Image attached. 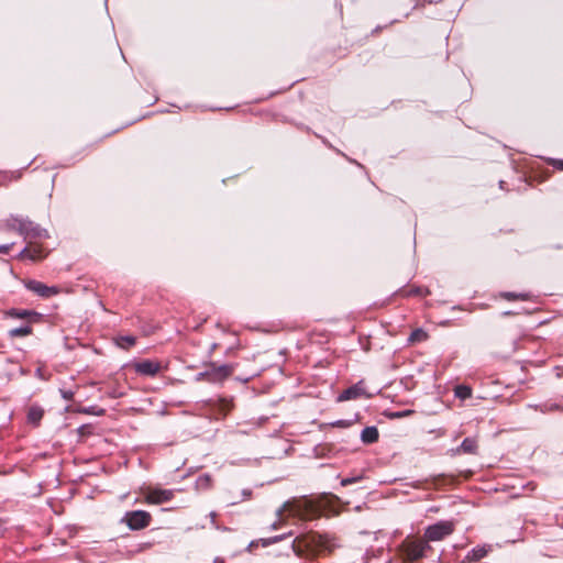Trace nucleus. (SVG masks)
Listing matches in <instances>:
<instances>
[{
    "label": "nucleus",
    "instance_id": "obj_1",
    "mask_svg": "<svg viewBox=\"0 0 563 563\" xmlns=\"http://www.w3.org/2000/svg\"><path fill=\"white\" fill-rule=\"evenodd\" d=\"M341 504V498L332 493H322L317 497L302 495L286 500L276 510V515L280 516L287 510L300 520H316L323 515H338Z\"/></svg>",
    "mask_w": 563,
    "mask_h": 563
},
{
    "label": "nucleus",
    "instance_id": "obj_2",
    "mask_svg": "<svg viewBox=\"0 0 563 563\" xmlns=\"http://www.w3.org/2000/svg\"><path fill=\"white\" fill-rule=\"evenodd\" d=\"M340 548L336 538L328 533L313 532L302 539H294L287 547L300 559L316 560L320 555L331 554Z\"/></svg>",
    "mask_w": 563,
    "mask_h": 563
},
{
    "label": "nucleus",
    "instance_id": "obj_3",
    "mask_svg": "<svg viewBox=\"0 0 563 563\" xmlns=\"http://www.w3.org/2000/svg\"><path fill=\"white\" fill-rule=\"evenodd\" d=\"M431 549L424 538L408 536L399 544L398 553L405 563H413L426 558Z\"/></svg>",
    "mask_w": 563,
    "mask_h": 563
},
{
    "label": "nucleus",
    "instance_id": "obj_4",
    "mask_svg": "<svg viewBox=\"0 0 563 563\" xmlns=\"http://www.w3.org/2000/svg\"><path fill=\"white\" fill-rule=\"evenodd\" d=\"M234 368L235 366L233 364H218L216 362H209L206 365V369L197 373L194 379L195 382L206 380L211 384H220L233 374Z\"/></svg>",
    "mask_w": 563,
    "mask_h": 563
},
{
    "label": "nucleus",
    "instance_id": "obj_5",
    "mask_svg": "<svg viewBox=\"0 0 563 563\" xmlns=\"http://www.w3.org/2000/svg\"><path fill=\"white\" fill-rule=\"evenodd\" d=\"M11 221L14 223H8V227L12 230H16L24 238L32 239H48L49 233L46 229L42 228L40 224L31 221L27 218H22L18 216H12Z\"/></svg>",
    "mask_w": 563,
    "mask_h": 563
},
{
    "label": "nucleus",
    "instance_id": "obj_6",
    "mask_svg": "<svg viewBox=\"0 0 563 563\" xmlns=\"http://www.w3.org/2000/svg\"><path fill=\"white\" fill-rule=\"evenodd\" d=\"M454 531V523L451 520H439L429 525L424 530V539L429 542L441 541Z\"/></svg>",
    "mask_w": 563,
    "mask_h": 563
},
{
    "label": "nucleus",
    "instance_id": "obj_7",
    "mask_svg": "<svg viewBox=\"0 0 563 563\" xmlns=\"http://www.w3.org/2000/svg\"><path fill=\"white\" fill-rule=\"evenodd\" d=\"M151 520L152 516L150 512L136 509L126 511L121 521L124 522L130 530L137 531L148 527Z\"/></svg>",
    "mask_w": 563,
    "mask_h": 563
},
{
    "label": "nucleus",
    "instance_id": "obj_8",
    "mask_svg": "<svg viewBox=\"0 0 563 563\" xmlns=\"http://www.w3.org/2000/svg\"><path fill=\"white\" fill-rule=\"evenodd\" d=\"M22 284L29 291H32L36 296L48 299L59 294L60 289L58 286H47L46 284L36 279H22Z\"/></svg>",
    "mask_w": 563,
    "mask_h": 563
},
{
    "label": "nucleus",
    "instance_id": "obj_9",
    "mask_svg": "<svg viewBox=\"0 0 563 563\" xmlns=\"http://www.w3.org/2000/svg\"><path fill=\"white\" fill-rule=\"evenodd\" d=\"M5 319L25 320V323H40L44 320V314L33 309L10 308L4 311Z\"/></svg>",
    "mask_w": 563,
    "mask_h": 563
},
{
    "label": "nucleus",
    "instance_id": "obj_10",
    "mask_svg": "<svg viewBox=\"0 0 563 563\" xmlns=\"http://www.w3.org/2000/svg\"><path fill=\"white\" fill-rule=\"evenodd\" d=\"M371 397H372V395L368 394L365 389L364 380L361 379V380L356 382L355 384H353L352 386L342 390L336 397V402H344V401L355 400V399H360V398L369 399Z\"/></svg>",
    "mask_w": 563,
    "mask_h": 563
},
{
    "label": "nucleus",
    "instance_id": "obj_11",
    "mask_svg": "<svg viewBox=\"0 0 563 563\" xmlns=\"http://www.w3.org/2000/svg\"><path fill=\"white\" fill-rule=\"evenodd\" d=\"M134 371L146 377H155L162 371V364L158 361L144 358L133 363Z\"/></svg>",
    "mask_w": 563,
    "mask_h": 563
},
{
    "label": "nucleus",
    "instance_id": "obj_12",
    "mask_svg": "<svg viewBox=\"0 0 563 563\" xmlns=\"http://www.w3.org/2000/svg\"><path fill=\"white\" fill-rule=\"evenodd\" d=\"M173 497L174 492L172 489L155 487L148 492L147 500L153 504H163L169 501Z\"/></svg>",
    "mask_w": 563,
    "mask_h": 563
},
{
    "label": "nucleus",
    "instance_id": "obj_13",
    "mask_svg": "<svg viewBox=\"0 0 563 563\" xmlns=\"http://www.w3.org/2000/svg\"><path fill=\"white\" fill-rule=\"evenodd\" d=\"M529 408H532L541 413H551L556 411H563V401H545L541 404L528 405Z\"/></svg>",
    "mask_w": 563,
    "mask_h": 563
},
{
    "label": "nucleus",
    "instance_id": "obj_14",
    "mask_svg": "<svg viewBox=\"0 0 563 563\" xmlns=\"http://www.w3.org/2000/svg\"><path fill=\"white\" fill-rule=\"evenodd\" d=\"M490 550H492V545H488V544L477 545L467 552L464 561L477 562L481 559L485 558Z\"/></svg>",
    "mask_w": 563,
    "mask_h": 563
},
{
    "label": "nucleus",
    "instance_id": "obj_15",
    "mask_svg": "<svg viewBox=\"0 0 563 563\" xmlns=\"http://www.w3.org/2000/svg\"><path fill=\"white\" fill-rule=\"evenodd\" d=\"M44 416V409L40 405H32L27 410L26 421L33 427H38Z\"/></svg>",
    "mask_w": 563,
    "mask_h": 563
},
{
    "label": "nucleus",
    "instance_id": "obj_16",
    "mask_svg": "<svg viewBox=\"0 0 563 563\" xmlns=\"http://www.w3.org/2000/svg\"><path fill=\"white\" fill-rule=\"evenodd\" d=\"M360 438L364 444H374L379 439V431L376 426H368L361 431Z\"/></svg>",
    "mask_w": 563,
    "mask_h": 563
},
{
    "label": "nucleus",
    "instance_id": "obj_17",
    "mask_svg": "<svg viewBox=\"0 0 563 563\" xmlns=\"http://www.w3.org/2000/svg\"><path fill=\"white\" fill-rule=\"evenodd\" d=\"M477 451V442L474 438L466 437L461 444L454 450V453L475 454Z\"/></svg>",
    "mask_w": 563,
    "mask_h": 563
},
{
    "label": "nucleus",
    "instance_id": "obj_18",
    "mask_svg": "<svg viewBox=\"0 0 563 563\" xmlns=\"http://www.w3.org/2000/svg\"><path fill=\"white\" fill-rule=\"evenodd\" d=\"M46 254H44L41 249L31 250L27 246L23 247L21 252L18 254L19 258H29L31 261H38L44 258Z\"/></svg>",
    "mask_w": 563,
    "mask_h": 563
},
{
    "label": "nucleus",
    "instance_id": "obj_19",
    "mask_svg": "<svg viewBox=\"0 0 563 563\" xmlns=\"http://www.w3.org/2000/svg\"><path fill=\"white\" fill-rule=\"evenodd\" d=\"M33 333L32 324L24 323L20 327L13 328L8 331V336L11 339L14 338H24L31 335Z\"/></svg>",
    "mask_w": 563,
    "mask_h": 563
},
{
    "label": "nucleus",
    "instance_id": "obj_20",
    "mask_svg": "<svg viewBox=\"0 0 563 563\" xmlns=\"http://www.w3.org/2000/svg\"><path fill=\"white\" fill-rule=\"evenodd\" d=\"M154 545V541L140 542L126 550V559H133L136 554L147 551Z\"/></svg>",
    "mask_w": 563,
    "mask_h": 563
},
{
    "label": "nucleus",
    "instance_id": "obj_21",
    "mask_svg": "<svg viewBox=\"0 0 563 563\" xmlns=\"http://www.w3.org/2000/svg\"><path fill=\"white\" fill-rule=\"evenodd\" d=\"M397 292L405 297H411V296L426 297L431 294V291L429 290L428 287H422V286H415L408 290L399 289Z\"/></svg>",
    "mask_w": 563,
    "mask_h": 563
},
{
    "label": "nucleus",
    "instance_id": "obj_22",
    "mask_svg": "<svg viewBox=\"0 0 563 563\" xmlns=\"http://www.w3.org/2000/svg\"><path fill=\"white\" fill-rule=\"evenodd\" d=\"M135 343H136V338L131 334L119 335L115 338V345L123 350H129L130 347L134 346Z\"/></svg>",
    "mask_w": 563,
    "mask_h": 563
},
{
    "label": "nucleus",
    "instance_id": "obj_23",
    "mask_svg": "<svg viewBox=\"0 0 563 563\" xmlns=\"http://www.w3.org/2000/svg\"><path fill=\"white\" fill-rule=\"evenodd\" d=\"M499 297L508 300V301H515V300H529L531 298L530 292H516V291H501L499 294Z\"/></svg>",
    "mask_w": 563,
    "mask_h": 563
},
{
    "label": "nucleus",
    "instance_id": "obj_24",
    "mask_svg": "<svg viewBox=\"0 0 563 563\" xmlns=\"http://www.w3.org/2000/svg\"><path fill=\"white\" fill-rule=\"evenodd\" d=\"M291 536H292V531H288V532H285V533H282V534H277V536H273V537H268V538H261L260 541H261V545L263 548H266V547H269V545L275 544L277 542L284 541V540L288 539Z\"/></svg>",
    "mask_w": 563,
    "mask_h": 563
},
{
    "label": "nucleus",
    "instance_id": "obj_25",
    "mask_svg": "<svg viewBox=\"0 0 563 563\" xmlns=\"http://www.w3.org/2000/svg\"><path fill=\"white\" fill-rule=\"evenodd\" d=\"M454 396L461 400L472 397V388L466 384H459L454 387Z\"/></svg>",
    "mask_w": 563,
    "mask_h": 563
},
{
    "label": "nucleus",
    "instance_id": "obj_26",
    "mask_svg": "<svg viewBox=\"0 0 563 563\" xmlns=\"http://www.w3.org/2000/svg\"><path fill=\"white\" fill-rule=\"evenodd\" d=\"M76 411L79 413L91 415V416H97V417H102L106 415V409L100 408L98 406L80 407Z\"/></svg>",
    "mask_w": 563,
    "mask_h": 563
},
{
    "label": "nucleus",
    "instance_id": "obj_27",
    "mask_svg": "<svg viewBox=\"0 0 563 563\" xmlns=\"http://www.w3.org/2000/svg\"><path fill=\"white\" fill-rule=\"evenodd\" d=\"M428 338V333L422 328H417L413 331H411L408 342L409 343H417L422 342Z\"/></svg>",
    "mask_w": 563,
    "mask_h": 563
},
{
    "label": "nucleus",
    "instance_id": "obj_28",
    "mask_svg": "<svg viewBox=\"0 0 563 563\" xmlns=\"http://www.w3.org/2000/svg\"><path fill=\"white\" fill-rule=\"evenodd\" d=\"M412 413H413V410H411V409H404V410H398V411L386 410L384 412L385 417L388 419H391V420L409 417Z\"/></svg>",
    "mask_w": 563,
    "mask_h": 563
},
{
    "label": "nucleus",
    "instance_id": "obj_29",
    "mask_svg": "<svg viewBox=\"0 0 563 563\" xmlns=\"http://www.w3.org/2000/svg\"><path fill=\"white\" fill-rule=\"evenodd\" d=\"M211 486V476L209 474H202L196 479V488L200 490L209 489Z\"/></svg>",
    "mask_w": 563,
    "mask_h": 563
},
{
    "label": "nucleus",
    "instance_id": "obj_30",
    "mask_svg": "<svg viewBox=\"0 0 563 563\" xmlns=\"http://www.w3.org/2000/svg\"><path fill=\"white\" fill-rule=\"evenodd\" d=\"M363 478H364L363 474L347 476V477H344V478L341 479L340 485L342 487H346L349 485H352V484H355V483H358V482L363 481Z\"/></svg>",
    "mask_w": 563,
    "mask_h": 563
},
{
    "label": "nucleus",
    "instance_id": "obj_31",
    "mask_svg": "<svg viewBox=\"0 0 563 563\" xmlns=\"http://www.w3.org/2000/svg\"><path fill=\"white\" fill-rule=\"evenodd\" d=\"M332 450V445L330 444H319L314 448V453L318 457L329 456Z\"/></svg>",
    "mask_w": 563,
    "mask_h": 563
},
{
    "label": "nucleus",
    "instance_id": "obj_32",
    "mask_svg": "<svg viewBox=\"0 0 563 563\" xmlns=\"http://www.w3.org/2000/svg\"><path fill=\"white\" fill-rule=\"evenodd\" d=\"M352 424H353V420H350V419H339L333 422H330L331 427L342 428V429L350 428Z\"/></svg>",
    "mask_w": 563,
    "mask_h": 563
},
{
    "label": "nucleus",
    "instance_id": "obj_33",
    "mask_svg": "<svg viewBox=\"0 0 563 563\" xmlns=\"http://www.w3.org/2000/svg\"><path fill=\"white\" fill-rule=\"evenodd\" d=\"M77 433L79 437H88L92 433V424L85 423L77 428Z\"/></svg>",
    "mask_w": 563,
    "mask_h": 563
},
{
    "label": "nucleus",
    "instance_id": "obj_34",
    "mask_svg": "<svg viewBox=\"0 0 563 563\" xmlns=\"http://www.w3.org/2000/svg\"><path fill=\"white\" fill-rule=\"evenodd\" d=\"M547 162L549 165H551L555 169L563 170V159L549 157V158H547Z\"/></svg>",
    "mask_w": 563,
    "mask_h": 563
},
{
    "label": "nucleus",
    "instance_id": "obj_35",
    "mask_svg": "<svg viewBox=\"0 0 563 563\" xmlns=\"http://www.w3.org/2000/svg\"><path fill=\"white\" fill-rule=\"evenodd\" d=\"M59 393H60L62 398L67 400V401L71 400L74 398V395H75L74 390L65 389V388H60Z\"/></svg>",
    "mask_w": 563,
    "mask_h": 563
},
{
    "label": "nucleus",
    "instance_id": "obj_36",
    "mask_svg": "<svg viewBox=\"0 0 563 563\" xmlns=\"http://www.w3.org/2000/svg\"><path fill=\"white\" fill-rule=\"evenodd\" d=\"M209 517L211 518V523H212V526H213L217 530H222V531H227V530H229L227 527H221V526L217 525V522H216L217 514H216L214 511H211V512L209 514Z\"/></svg>",
    "mask_w": 563,
    "mask_h": 563
},
{
    "label": "nucleus",
    "instance_id": "obj_37",
    "mask_svg": "<svg viewBox=\"0 0 563 563\" xmlns=\"http://www.w3.org/2000/svg\"><path fill=\"white\" fill-rule=\"evenodd\" d=\"M334 150H335V152H336V153H339L340 155L344 156V157H345L350 163L355 164L357 167H360V168L364 169V166H363L361 163L356 162L355 159H353V158H351V157H347V156H346L344 153H342L341 151H339V150H336V148H334Z\"/></svg>",
    "mask_w": 563,
    "mask_h": 563
},
{
    "label": "nucleus",
    "instance_id": "obj_38",
    "mask_svg": "<svg viewBox=\"0 0 563 563\" xmlns=\"http://www.w3.org/2000/svg\"><path fill=\"white\" fill-rule=\"evenodd\" d=\"M13 245H14V243L0 244V253L8 254L11 251Z\"/></svg>",
    "mask_w": 563,
    "mask_h": 563
},
{
    "label": "nucleus",
    "instance_id": "obj_39",
    "mask_svg": "<svg viewBox=\"0 0 563 563\" xmlns=\"http://www.w3.org/2000/svg\"><path fill=\"white\" fill-rule=\"evenodd\" d=\"M260 544H261L260 539L258 540H253V541H251L249 543L247 550L251 552L254 548H257Z\"/></svg>",
    "mask_w": 563,
    "mask_h": 563
},
{
    "label": "nucleus",
    "instance_id": "obj_40",
    "mask_svg": "<svg viewBox=\"0 0 563 563\" xmlns=\"http://www.w3.org/2000/svg\"><path fill=\"white\" fill-rule=\"evenodd\" d=\"M241 495H242L243 499H247V498H250V497H251V495H252V490H251V489H247V488L242 489Z\"/></svg>",
    "mask_w": 563,
    "mask_h": 563
},
{
    "label": "nucleus",
    "instance_id": "obj_41",
    "mask_svg": "<svg viewBox=\"0 0 563 563\" xmlns=\"http://www.w3.org/2000/svg\"><path fill=\"white\" fill-rule=\"evenodd\" d=\"M519 312L517 311H514V310H506V311H503L501 312V316L503 317H510V316H515V314H518Z\"/></svg>",
    "mask_w": 563,
    "mask_h": 563
},
{
    "label": "nucleus",
    "instance_id": "obj_42",
    "mask_svg": "<svg viewBox=\"0 0 563 563\" xmlns=\"http://www.w3.org/2000/svg\"><path fill=\"white\" fill-rule=\"evenodd\" d=\"M445 478H446V475H444V474H440V475H438V477H437V481H435V482H437L438 484H443V483L445 482Z\"/></svg>",
    "mask_w": 563,
    "mask_h": 563
},
{
    "label": "nucleus",
    "instance_id": "obj_43",
    "mask_svg": "<svg viewBox=\"0 0 563 563\" xmlns=\"http://www.w3.org/2000/svg\"><path fill=\"white\" fill-rule=\"evenodd\" d=\"M387 25H377L373 31H372V34H376L378 33L379 31H382L383 29H385Z\"/></svg>",
    "mask_w": 563,
    "mask_h": 563
},
{
    "label": "nucleus",
    "instance_id": "obj_44",
    "mask_svg": "<svg viewBox=\"0 0 563 563\" xmlns=\"http://www.w3.org/2000/svg\"><path fill=\"white\" fill-rule=\"evenodd\" d=\"M278 527H279V522H278V521H275V522H273V523L271 525V529H272V530H276V529H278Z\"/></svg>",
    "mask_w": 563,
    "mask_h": 563
},
{
    "label": "nucleus",
    "instance_id": "obj_45",
    "mask_svg": "<svg viewBox=\"0 0 563 563\" xmlns=\"http://www.w3.org/2000/svg\"><path fill=\"white\" fill-rule=\"evenodd\" d=\"M424 2H428V3H439L441 2L442 0H423Z\"/></svg>",
    "mask_w": 563,
    "mask_h": 563
},
{
    "label": "nucleus",
    "instance_id": "obj_46",
    "mask_svg": "<svg viewBox=\"0 0 563 563\" xmlns=\"http://www.w3.org/2000/svg\"><path fill=\"white\" fill-rule=\"evenodd\" d=\"M506 181L499 180V188L505 189Z\"/></svg>",
    "mask_w": 563,
    "mask_h": 563
},
{
    "label": "nucleus",
    "instance_id": "obj_47",
    "mask_svg": "<svg viewBox=\"0 0 563 563\" xmlns=\"http://www.w3.org/2000/svg\"><path fill=\"white\" fill-rule=\"evenodd\" d=\"M217 346H218L217 343L211 344L210 353H212L217 349Z\"/></svg>",
    "mask_w": 563,
    "mask_h": 563
},
{
    "label": "nucleus",
    "instance_id": "obj_48",
    "mask_svg": "<svg viewBox=\"0 0 563 563\" xmlns=\"http://www.w3.org/2000/svg\"><path fill=\"white\" fill-rule=\"evenodd\" d=\"M322 142H323V144L328 145L330 148H333V146L331 144H329L327 140L322 139Z\"/></svg>",
    "mask_w": 563,
    "mask_h": 563
},
{
    "label": "nucleus",
    "instance_id": "obj_49",
    "mask_svg": "<svg viewBox=\"0 0 563 563\" xmlns=\"http://www.w3.org/2000/svg\"><path fill=\"white\" fill-rule=\"evenodd\" d=\"M554 249L561 250V249H563V245L556 244V245H554Z\"/></svg>",
    "mask_w": 563,
    "mask_h": 563
},
{
    "label": "nucleus",
    "instance_id": "obj_50",
    "mask_svg": "<svg viewBox=\"0 0 563 563\" xmlns=\"http://www.w3.org/2000/svg\"><path fill=\"white\" fill-rule=\"evenodd\" d=\"M69 410H70V406H66L65 411H69Z\"/></svg>",
    "mask_w": 563,
    "mask_h": 563
},
{
    "label": "nucleus",
    "instance_id": "obj_51",
    "mask_svg": "<svg viewBox=\"0 0 563 563\" xmlns=\"http://www.w3.org/2000/svg\"><path fill=\"white\" fill-rule=\"evenodd\" d=\"M452 309H462L460 306H453Z\"/></svg>",
    "mask_w": 563,
    "mask_h": 563
},
{
    "label": "nucleus",
    "instance_id": "obj_52",
    "mask_svg": "<svg viewBox=\"0 0 563 563\" xmlns=\"http://www.w3.org/2000/svg\"><path fill=\"white\" fill-rule=\"evenodd\" d=\"M106 8H108V0H104Z\"/></svg>",
    "mask_w": 563,
    "mask_h": 563
}]
</instances>
